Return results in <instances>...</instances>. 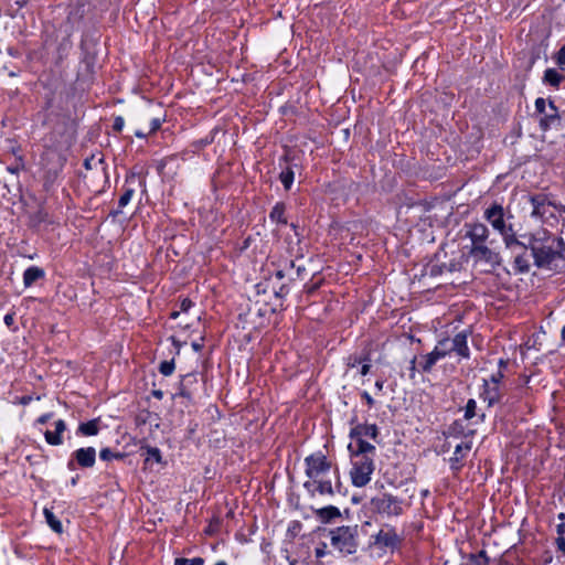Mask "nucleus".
I'll return each instance as SVG.
<instances>
[{
	"label": "nucleus",
	"instance_id": "nucleus-41",
	"mask_svg": "<svg viewBox=\"0 0 565 565\" xmlns=\"http://www.w3.org/2000/svg\"><path fill=\"white\" fill-rule=\"evenodd\" d=\"M174 369H175V365H174L173 360L162 361L159 365V372L164 376L171 375L173 373Z\"/></svg>",
	"mask_w": 565,
	"mask_h": 565
},
{
	"label": "nucleus",
	"instance_id": "nucleus-23",
	"mask_svg": "<svg viewBox=\"0 0 565 565\" xmlns=\"http://www.w3.org/2000/svg\"><path fill=\"white\" fill-rule=\"evenodd\" d=\"M44 278L45 270L39 266H30L23 271V285L25 288H30L35 281Z\"/></svg>",
	"mask_w": 565,
	"mask_h": 565
},
{
	"label": "nucleus",
	"instance_id": "nucleus-59",
	"mask_svg": "<svg viewBox=\"0 0 565 565\" xmlns=\"http://www.w3.org/2000/svg\"><path fill=\"white\" fill-rule=\"evenodd\" d=\"M151 395L157 398V399H162L163 398V392L161 390H153L151 392Z\"/></svg>",
	"mask_w": 565,
	"mask_h": 565
},
{
	"label": "nucleus",
	"instance_id": "nucleus-19",
	"mask_svg": "<svg viewBox=\"0 0 565 565\" xmlns=\"http://www.w3.org/2000/svg\"><path fill=\"white\" fill-rule=\"evenodd\" d=\"M198 374L196 373H188L182 376L179 384V392L177 396L183 397L189 402L193 401L194 393L198 386Z\"/></svg>",
	"mask_w": 565,
	"mask_h": 565
},
{
	"label": "nucleus",
	"instance_id": "nucleus-10",
	"mask_svg": "<svg viewBox=\"0 0 565 565\" xmlns=\"http://www.w3.org/2000/svg\"><path fill=\"white\" fill-rule=\"evenodd\" d=\"M483 216L491 226L502 235L504 243L507 242V238L516 236L512 226L505 224L504 209L501 204L495 202L492 203L488 209H486Z\"/></svg>",
	"mask_w": 565,
	"mask_h": 565
},
{
	"label": "nucleus",
	"instance_id": "nucleus-7",
	"mask_svg": "<svg viewBox=\"0 0 565 565\" xmlns=\"http://www.w3.org/2000/svg\"><path fill=\"white\" fill-rule=\"evenodd\" d=\"M331 546L342 555H352L358 551V525H342L329 531Z\"/></svg>",
	"mask_w": 565,
	"mask_h": 565
},
{
	"label": "nucleus",
	"instance_id": "nucleus-9",
	"mask_svg": "<svg viewBox=\"0 0 565 565\" xmlns=\"http://www.w3.org/2000/svg\"><path fill=\"white\" fill-rule=\"evenodd\" d=\"M519 241L516 236L507 238L505 247L514 257L513 268L518 274L529 273L531 269L532 250L529 247V238Z\"/></svg>",
	"mask_w": 565,
	"mask_h": 565
},
{
	"label": "nucleus",
	"instance_id": "nucleus-36",
	"mask_svg": "<svg viewBox=\"0 0 565 565\" xmlns=\"http://www.w3.org/2000/svg\"><path fill=\"white\" fill-rule=\"evenodd\" d=\"M447 268V264L430 263L425 267L426 275L430 277H437L444 274Z\"/></svg>",
	"mask_w": 565,
	"mask_h": 565
},
{
	"label": "nucleus",
	"instance_id": "nucleus-57",
	"mask_svg": "<svg viewBox=\"0 0 565 565\" xmlns=\"http://www.w3.org/2000/svg\"><path fill=\"white\" fill-rule=\"evenodd\" d=\"M370 370H371V364L364 363L361 366L360 373H361V375L365 376L366 374H369Z\"/></svg>",
	"mask_w": 565,
	"mask_h": 565
},
{
	"label": "nucleus",
	"instance_id": "nucleus-56",
	"mask_svg": "<svg viewBox=\"0 0 565 565\" xmlns=\"http://www.w3.org/2000/svg\"><path fill=\"white\" fill-rule=\"evenodd\" d=\"M33 397L30 395H23L19 398V404L25 406L29 405L32 402Z\"/></svg>",
	"mask_w": 565,
	"mask_h": 565
},
{
	"label": "nucleus",
	"instance_id": "nucleus-11",
	"mask_svg": "<svg viewBox=\"0 0 565 565\" xmlns=\"http://www.w3.org/2000/svg\"><path fill=\"white\" fill-rule=\"evenodd\" d=\"M96 462V449L94 447H82L72 452L67 461V468L74 471L77 467L83 469L93 468Z\"/></svg>",
	"mask_w": 565,
	"mask_h": 565
},
{
	"label": "nucleus",
	"instance_id": "nucleus-14",
	"mask_svg": "<svg viewBox=\"0 0 565 565\" xmlns=\"http://www.w3.org/2000/svg\"><path fill=\"white\" fill-rule=\"evenodd\" d=\"M374 545L382 550H394L399 544V536L396 533L395 527L386 526V529H381L374 536Z\"/></svg>",
	"mask_w": 565,
	"mask_h": 565
},
{
	"label": "nucleus",
	"instance_id": "nucleus-39",
	"mask_svg": "<svg viewBox=\"0 0 565 565\" xmlns=\"http://www.w3.org/2000/svg\"><path fill=\"white\" fill-rule=\"evenodd\" d=\"M554 63L558 66L561 71L565 70V43L559 47V50L553 55Z\"/></svg>",
	"mask_w": 565,
	"mask_h": 565
},
{
	"label": "nucleus",
	"instance_id": "nucleus-60",
	"mask_svg": "<svg viewBox=\"0 0 565 565\" xmlns=\"http://www.w3.org/2000/svg\"><path fill=\"white\" fill-rule=\"evenodd\" d=\"M360 360H361V364H364V363H370L371 362V355L369 352H366L365 354L359 356Z\"/></svg>",
	"mask_w": 565,
	"mask_h": 565
},
{
	"label": "nucleus",
	"instance_id": "nucleus-32",
	"mask_svg": "<svg viewBox=\"0 0 565 565\" xmlns=\"http://www.w3.org/2000/svg\"><path fill=\"white\" fill-rule=\"evenodd\" d=\"M43 514H44L47 525L51 527L52 531H54L57 534L63 532L62 522L57 519V516L50 509L45 508L43 510Z\"/></svg>",
	"mask_w": 565,
	"mask_h": 565
},
{
	"label": "nucleus",
	"instance_id": "nucleus-33",
	"mask_svg": "<svg viewBox=\"0 0 565 565\" xmlns=\"http://www.w3.org/2000/svg\"><path fill=\"white\" fill-rule=\"evenodd\" d=\"M431 353L434 354V356L436 358L437 361L451 354V352L449 350V339L445 338V339L439 340L437 342V344L435 345L434 350L431 351Z\"/></svg>",
	"mask_w": 565,
	"mask_h": 565
},
{
	"label": "nucleus",
	"instance_id": "nucleus-48",
	"mask_svg": "<svg viewBox=\"0 0 565 565\" xmlns=\"http://www.w3.org/2000/svg\"><path fill=\"white\" fill-rule=\"evenodd\" d=\"M315 554L317 558H322L327 555V544L321 543L318 547L315 550Z\"/></svg>",
	"mask_w": 565,
	"mask_h": 565
},
{
	"label": "nucleus",
	"instance_id": "nucleus-63",
	"mask_svg": "<svg viewBox=\"0 0 565 565\" xmlns=\"http://www.w3.org/2000/svg\"><path fill=\"white\" fill-rule=\"evenodd\" d=\"M498 365H499V370L503 371V369L507 367V361H504L503 359H500Z\"/></svg>",
	"mask_w": 565,
	"mask_h": 565
},
{
	"label": "nucleus",
	"instance_id": "nucleus-53",
	"mask_svg": "<svg viewBox=\"0 0 565 565\" xmlns=\"http://www.w3.org/2000/svg\"><path fill=\"white\" fill-rule=\"evenodd\" d=\"M53 417V413H45L43 415H41L38 419H36V423L38 424H41V425H44L46 424L51 418Z\"/></svg>",
	"mask_w": 565,
	"mask_h": 565
},
{
	"label": "nucleus",
	"instance_id": "nucleus-21",
	"mask_svg": "<svg viewBox=\"0 0 565 565\" xmlns=\"http://www.w3.org/2000/svg\"><path fill=\"white\" fill-rule=\"evenodd\" d=\"M472 443L466 441L456 446L452 457L449 459L450 469L454 472H459L463 467V459L471 450Z\"/></svg>",
	"mask_w": 565,
	"mask_h": 565
},
{
	"label": "nucleus",
	"instance_id": "nucleus-28",
	"mask_svg": "<svg viewBox=\"0 0 565 565\" xmlns=\"http://www.w3.org/2000/svg\"><path fill=\"white\" fill-rule=\"evenodd\" d=\"M98 433L99 418H94L86 423H81L76 430V434L82 436H96Z\"/></svg>",
	"mask_w": 565,
	"mask_h": 565
},
{
	"label": "nucleus",
	"instance_id": "nucleus-50",
	"mask_svg": "<svg viewBox=\"0 0 565 565\" xmlns=\"http://www.w3.org/2000/svg\"><path fill=\"white\" fill-rule=\"evenodd\" d=\"M361 397L365 401L369 407H373L375 405L374 398L369 394L367 391H363L361 393Z\"/></svg>",
	"mask_w": 565,
	"mask_h": 565
},
{
	"label": "nucleus",
	"instance_id": "nucleus-26",
	"mask_svg": "<svg viewBox=\"0 0 565 565\" xmlns=\"http://www.w3.org/2000/svg\"><path fill=\"white\" fill-rule=\"evenodd\" d=\"M557 520L559 521V523L557 524L556 527L557 537L555 540V544L557 551L562 552L565 555V513H558Z\"/></svg>",
	"mask_w": 565,
	"mask_h": 565
},
{
	"label": "nucleus",
	"instance_id": "nucleus-54",
	"mask_svg": "<svg viewBox=\"0 0 565 565\" xmlns=\"http://www.w3.org/2000/svg\"><path fill=\"white\" fill-rule=\"evenodd\" d=\"M3 322L7 327H11L14 323V313H7L3 318Z\"/></svg>",
	"mask_w": 565,
	"mask_h": 565
},
{
	"label": "nucleus",
	"instance_id": "nucleus-52",
	"mask_svg": "<svg viewBox=\"0 0 565 565\" xmlns=\"http://www.w3.org/2000/svg\"><path fill=\"white\" fill-rule=\"evenodd\" d=\"M361 364V360L358 355H350L348 359V366L349 367H355L356 365Z\"/></svg>",
	"mask_w": 565,
	"mask_h": 565
},
{
	"label": "nucleus",
	"instance_id": "nucleus-62",
	"mask_svg": "<svg viewBox=\"0 0 565 565\" xmlns=\"http://www.w3.org/2000/svg\"><path fill=\"white\" fill-rule=\"evenodd\" d=\"M148 134L143 132L142 130H136L135 136L137 138H146Z\"/></svg>",
	"mask_w": 565,
	"mask_h": 565
},
{
	"label": "nucleus",
	"instance_id": "nucleus-61",
	"mask_svg": "<svg viewBox=\"0 0 565 565\" xmlns=\"http://www.w3.org/2000/svg\"><path fill=\"white\" fill-rule=\"evenodd\" d=\"M191 347L195 352H201L203 349V344L196 341L192 342Z\"/></svg>",
	"mask_w": 565,
	"mask_h": 565
},
{
	"label": "nucleus",
	"instance_id": "nucleus-6",
	"mask_svg": "<svg viewBox=\"0 0 565 565\" xmlns=\"http://www.w3.org/2000/svg\"><path fill=\"white\" fill-rule=\"evenodd\" d=\"M350 425H352V427L350 429L349 437L353 444V448L359 449L361 454L376 452L375 446L366 441L364 438L367 437L376 441L380 436L379 427L375 424L358 423L356 416H353L350 419Z\"/></svg>",
	"mask_w": 565,
	"mask_h": 565
},
{
	"label": "nucleus",
	"instance_id": "nucleus-17",
	"mask_svg": "<svg viewBox=\"0 0 565 565\" xmlns=\"http://www.w3.org/2000/svg\"><path fill=\"white\" fill-rule=\"evenodd\" d=\"M292 159L288 153H285L279 158V167L281 171L279 173V181L284 185L286 191H289L294 184L295 180V171L294 168L297 167L296 163H291Z\"/></svg>",
	"mask_w": 565,
	"mask_h": 565
},
{
	"label": "nucleus",
	"instance_id": "nucleus-30",
	"mask_svg": "<svg viewBox=\"0 0 565 565\" xmlns=\"http://www.w3.org/2000/svg\"><path fill=\"white\" fill-rule=\"evenodd\" d=\"M479 417V422L482 423L486 419L484 414H477V402L473 398H469L465 406L463 419L471 420L475 417Z\"/></svg>",
	"mask_w": 565,
	"mask_h": 565
},
{
	"label": "nucleus",
	"instance_id": "nucleus-46",
	"mask_svg": "<svg viewBox=\"0 0 565 565\" xmlns=\"http://www.w3.org/2000/svg\"><path fill=\"white\" fill-rule=\"evenodd\" d=\"M418 359L417 356H413V359L409 361V377L414 379L415 373L418 372Z\"/></svg>",
	"mask_w": 565,
	"mask_h": 565
},
{
	"label": "nucleus",
	"instance_id": "nucleus-13",
	"mask_svg": "<svg viewBox=\"0 0 565 565\" xmlns=\"http://www.w3.org/2000/svg\"><path fill=\"white\" fill-rule=\"evenodd\" d=\"M529 202L532 205L531 216L545 221L548 216H554L552 211L553 204L546 194L539 193L529 196Z\"/></svg>",
	"mask_w": 565,
	"mask_h": 565
},
{
	"label": "nucleus",
	"instance_id": "nucleus-3",
	"mask_svg": "<svg viewBox=\"0 0 565 565\" xmlns=\"http://www.w3.org/2000/svg\"><path fill=\"white\" fill-rule=\"evenodd\" d=\"M522 237L529 238V247L537 268L556 270L565 266V245L562 238L546 231H537Z\"/></svg>",
	"mask_w": 565,
	"mask_h": 565
},
{
	"label": "nucleus",
	"instance_id": "nucleus-8",
	"mask_svg": "<svg viewBox=\"0 0 565 565\" xmlns=\"http://www.w3.org/2000/svg\"><path fill=\"white\" fill-rule=\"evenodd\" d=\"M534 107V115L539 120V126L542 131L561 127L562 118L553 100H548L547 103L543 97H539L535 99Z\"/></svg>",
	"mask_w": 565,
	"mask_h": 565
},
{
	"label": "nucleus",
	"instance_id": "nucleus-49",
	"mask_svg": "<svg viewBox=\"0 0 565 565\" xmlns=\"http://www.w3.org/2000/svg\"><path fill=\"white\" fill-rule=\"evenodd\" d=\"M286 276H288L289 279H291V273L289 271L288 267H286L285 269H278L275 271V277L279 280L285 278Z\"/></svg>",
	"mask_w": 565,
	"mask_h": 565
},
{
	"label": "nucleus",
	"instance_id": "nucleus-27",
	"mask_svg": "<svg viewBox=\"0 0 565 565\" xmlns=\"http://www.w3.org/2000/svg\"><path fill=\"white\" fill-rule=\"evenodd\" d=\"M286 204L284 202H277L269 212V220L277 224L287 225L286 218Z\"/></svg>",
	"mask_w": 565,
	"mask_h": 565
},
{
	"label": "nucleus",
	"instance_id": "nucleus-40",
	"mask_svg": "<svg viewBox=\"0 0 565 565\" xmlns=\"http://www.w3.org/2000/svg\"><path fill=\"white\" fill-rule=\"evenodd\" d=\"M174 565H204V558H202V557H193V558L178 557L174 559Z\"/></svg>",
	"mask_w": 565,
	"mask_h": 565
},
{
	"label": "nucleus",
	"instance_id": "nucleus-55",
	"mask_svg": "<svg viewBox=\"0 0 565 565\" xmlns=\"http://www.w3.org/2000/svg\"><path fill=\"white\" fill-rule=\"evenodd\" d=\"M96 162V159L94 156H92L90 158H86L84 160V167L87 169V170H90L93 169V166L94 163Z\"/></svg>",
	"mask_w": 565,
	"mask_h": 565
},
{
	"label": "nucleus",
	"instance_id": "nucleus-58",
	"mask_svg": "<svg viewBox=\"0 0 565 565\" xmlns=\"http://www.w3.org/2000/svg\"><path fill=\"white\" fill-rule=\"evenodd\" d=\"M384 384H385V381L380 379L375 382L374 386L376 388L377 392H382L383 391V387H384Z\"/></svg>",
	"mask_w": 565,
	"mask_h": 565
},
{
	"label": "nucleus",
	"instance_id": "nucleus-34",
	"mask_svg": "<svg viewBox=\"0 0 565 565\" xmlns=\"http://www.w3.org/2000/svg\"><path fill=\"white\" fill-rule=\"evenodd\" d=\"M215 135H216V130L213 129L207 136H205L204 138H201V139H198V140H194L192 143H191V147L193 148V152H198L200 151L201 149L210 146L213 141H214V138H215Z\"/></svg>",
	"mask_w": 565,
	"mask_h": 565
},
{
	"label": "nucleus",
	"instance_id": "nucleus-15",
	"mask_svg": "<svg viewBox=\"0 0 565 565\" xmlns=\"http://www.w3.org/2000/svg\"><path fill=\"white\" fill-rule=\"evenodd\" d=\"M466 228V237H468L471 242L470 248H476L477 246L487 245V239L489 237V230L482 223H467L465 225Z\"/></svg>",
	"mask_w": 565,
	"mask_h": 565
},
{
	"label": "nucleus",
	"instance_id": "nucleus-38",
	"mask_svg": "<svg viewBox=\"0 0 565 565\" xmlns=\"http://www.w3.org/2000/svg\"><path fill=\"white\" fill-rule=\"evenodd\" d=\"M44 438H45V441L51 445V446H58V445H62L63 444V438H62V435H60L58 433H56L55 430L54 431H51V430H46L44 433Z\"/></svg>",
	"mask_w": 565,
	"mask_h": 565
},
{
	"label": "nucleus",
	"instance_id": "nucleus-29",
	"mask_svg": "<svg viewBox=\"0 0 565 565\" xmlns=\"http://www.w3.org/2000/svg\"><path fill=\"white\" fill-rule=\"evenodd\" d=\"M438 361L431 352L419 356L418 372L429 373Z\"/></svg>",
	"mask_w": 565,
	"mask_h": 565
},
{
	"label": "nucleus",
	"instance_id": "nucleus-5",
	"mask_svg": "<svg viewBox=\"0 0 565 565\" xmlns=\"http://www.w3.org/2000/svg\"><path fill=\"white\" fill-rule=\"evenodd\" d=\"M371 511L383 519L399 518L411 507L403 498L390 492H381L370 500Z\"/></svg>",
	"mask_w": 565,
	"mask_h": 565
},
{
	"label": "nucleus",
	"instance_id": "nucleus-22",
	"mask_svg": "<svg viewBox=\"0 0 565 565\" xmlns=\"http://www.w3.org/2000/svg\"><path fill=\"white\" fill-rule=\"evenodd\" d=\"M290 227L294 230L295 241L292 237L288 238V253L290 256L299 259L303 257V250L301 247V234L297 224L291 223Z\"/></svg>",
	"mask_w": 565,
	"mask_h": 565
},
{
	"label": "nucleus",
	"instance_id": "nucleus-16",
	"mask_svg": "<svg viewBox=\"0 0 565 565\" xmlns=\"http://www.w3.org/2000/svg\"><path fill=\"white\" fill-rule=\"evenodd\" d=\"M469 330H463L455 334L452 339H449V350L455 353L459 360L470 359V349L468 347Z\"/></svg>",
	"mask_w": 565,
	"mask_h": 565
},
{
	"label": "nucleus",
	"instance_id": "nucleus-64",
	"mask_svg": "<svg viewBox=\"0 0 565 565\" xmlns=\"http://www.w3.org/2000/svg\"><path fill=\"white\" fill-rule=\"evenodd\" d=\"M561 338H562V341L565 343V326L562 328Z\"/></svg>",
	"mask_w": 565,
	"mask_h": 565
},
{
	"label": "nucleus",
	"instance_id": "nucleus-37",
	"mask_svg": "<svg viewBox=\"0 0 565 565\" xmlns=\"http://www.w3.org/2000/svg\"><path fill=\"white\" fill-rule=\"evenodd\" d=\"M125 457L121 452H114L110 448H103L99 451V458L103 461H110L113 459H122Z\"/></svg>",
	"mask_w": 565,
	"mask_h": 565
},
{
	"label": "nucleus",
	"instance_id": "nucleus-47",
	"mask_svg": "<svg viewBox=\"0 0 565 565\" xmlns=\"http://www.w3.org/2000/svg\"><path fill=\"white\" fill-rule=\"evenodd\" d=\"M161 125H162V119H160V118L151 119L148 134H154L157 130L160 129Z\"/></svg>",
	"mask_w": 565,
	"mask_h": 565
},
{
	"label": "nucleus",
	"instance_id": "nucleus-18",
	"mask_svg": "<svg viewBox=\"0 0 565 565\" xmlns=\"http://www.w3.org/2000/svg\"><path fill=\"white\" fill-rule=\"evenodd\" d=\"M136 179H137V174L134 172L126 177L125 185L122 188V194L120 195V198L118 200V207L116 210H113L109 212V216H111L113 218H116L117 216H119L122 213V209L125 206H127L129 204V202L131 201V199L135 194V189L131 186H128L127 184L135 182Z\"/></svg>",
	"mask_w": 565,
	"mask_h": 565
},
{
	"label": "nucleus",
	"instance_id": "nucleus-44",
	"mask_svg": "<svg viewBox=\"0 0 565 565\" xmlns=\"http://www.w3.org/2000/svg\"><path fill=\"white\" fill-rule=\"evenodd\" d=\"M125 126V119L121 116H117L114 118L113 130L116 132H121Z\"/></svg>",
	"mask_w": 565,
	"mask_h": 565
},
{
	"label": "nucleus",
	"instance_id": "nucleus-4",
	"mask_svg": "<svg viewBox=\"0 0 565 565\" xmlns=\"http://www.w3.org/2000/svg\"><path fill=\"white\" fill-rule=\"evenodd\" d=\"M352 468L350 470L351 482L356 488L365 487L372 479L375 470L376 452H360L353 448V444L348 445Z\"/></svg>",
	"mask_w": 565,
	"mask_h": 565
},
{
	"label": "nucleus",
	"instance_id": "nucleus-35",
	"mask_svg": "<svg viewBox=\"0 0 565 565\" xmlns=\"http://www.w3.org/2000/svg\"><path fill=\"white\" fill-rule=\"evenodd\" d=\"M289 271L291 273V280L301 279L306 273V267L302 264H297L296 260H290L288 264Z\"/></svg>",
	"mask_w": 565,
	"mask_h": 565
},
{
	"label": "nucleus",
	"instance_id": "nucleus-31",
	"mask_svg": "<svg viewBox=\"0 0 565 565\" xmlns=\"http://www.w3.org/2000/svg\"><path fill=\"white\" fill-rule=\"evenodd\" d=\"M317 515L322 522H330L331 520L341 515L340 510L334 505H328L319 509Z\"/></svg>",
	"mask_w": 565,
	"mask_h": 565
},
{
	"label": "nucleus",
	"instance_id": "nucleus-12",
	"mask_svg": "<svg viewBox=\"0 0 565 565\" xmlns=\"http://www.w3.org/2000/svg\"><path fill=\"white\" fill-rule=\"evenodd\" d=\"M469 256L476 264L481 263L488 265L491 269L497 268L501 264V256L488 245L469 248Z\"/></svg>",
	"mask_w": 565,
	"mask_h": 565
},
{
	"label": "nucleus",
	"instance_id": "nucleus-24",
	"mask_svg": "<svg viewBox=\"0 0 565 565\" xmlns=\"http://www.w3.org/2000/svg\"><path fill=\"white\" fill-rule=\"evenodd\" d=\"M543 83L558 89L562 83L565 81V76L555 68H546L543 74Z\"/></svg>",
	"mask_w": 565,
	"mask_h": 565
},
{
	"label": "nucleus",
	"instance_id": "nucleus-25",
	"mask_svg": "<svg viewBox=\"0 0 565 565\" xmlns=\"http://www.w3.org/2000/svg\"><path fill=\"white\" fill-rule=\"evenodd\" d=\"M473 434V430L466 431V427L461 419L454 420L447 428L446 436L452 438L467 437Z\"/></svg>",
	"mask_w": 565,
	"mask_h": 565
},
{
	"label": "nucleus",
	"instance_id": "nucleus-45",
	"mask_svg": "<svg viewBox=\"0 0 565 565\" xmlns=\"http://www.w3.org/2000/svg\"><path fill=\"white\" fill-rule=\"evenodd\" d=\"M194 306L190 298H183L180 300V311L188 312Z\"/></svg>",
	"mask_w": 565,
	"mask_h": 565
},
{
	"label": "nucleus",
	"instance_id": "nucleus-51",
	"mask_svg": "<svg viewBox=\"0 0 565 565\" xmlns=\"http://www.w3.org/2000/svg\"><path fill=\"white\" fill-rule=\"evenodd\" d=\"M55 431L62 435L66 430V424L63 419H58L54 423Z\"/></svg>",
	"mask_w": 565,
	"mask_h": 565
},
{
	"label": "nucleus",
	"instance_id": "nucleus-1",
	"mask_svg": "<svg viewBox=\"0 0 565 565\" xmlns=\"http://www.w3.org/2000/svg\"><path fill=\"white\" fill-rule=\"evenodd\" d=\"M42 121L43 127H49L50 131L42 138L43 147L46 153L57 156L58 167L62 168L66 158L63 152L68 150L75 138L74 124L70 116L57 113L52 109V99H47L45 107L36 115Z\"/></svg>",
	"mask_w": 565,
	"mask_h": 565
},
{
	"label": "nucleus",
	"instance_id": "nucleus-2",
	"mask_svg": "<svg viewBox=\"0 0 565 565\" xmlns=\"http://www.w3.org/2000/svg\"><path fill=\"white\" fill-rule=\"evenodd\" d=\"M303 465L307 477L303 488L311 498L316 495L333 497L335 493H341L342 483L339 468L335 467L333 469L335 479V484L333 486L331 478H329L332 463L322 451H316L307 456Z\"/></svg>",
	"mask_w": 565,
	"mask_h": 565
},
{
	"label": "nucleus",
	"instance_id": "nucleus-20",
	"mask_svg": "<svg viewBox=\"0 0 565 565\" xmlns=\"http://www.w3.org/2000/svg\"><path fill=\"white\" fill-rule=\"evenodd\" d=\"M479 397L488 404V407H492L493 405L501 402L502 392L501 386L490 385L487 382L482 383L481 391L479 393Z\"/></svg>",
	"mask_w": 565,
	"mask_h": 565
},
{
	"label": "nucleus",
	"instance_id": "nucleus-42",
	"mask_svg": "<svg viewBox=\"0 0 565 565\" xmlns=\"http://www.w3.org/2000/svg\"><path fill=\"white\" fill-rule=\"evenodd\" d=\"M503 377H504L503 371L498 370L495 373H492L489 379H483L482 383L487 382L490 385L501 386Z\"/></svg>",
	"mask_w": 565,
	"mask_h": 565
},
{
	"label": "nucleus",
	"instance_id": "nucleus-43",
	"mask_svg": "<svg viewBox=\"0 0 565 565\" xmlns=\"http://www.w3.org/2000/svg\"><path fill=\"white\" fill-rule=\"evenodd\" d=\"M147 455H148V460L152 459L154 460L156 462H161V459H162V456H161V451L159 448L157 447H148L147 448Z\"/></svg>",
	"mask_w": 565,
	"mask_h": 565
}]
</instances>
